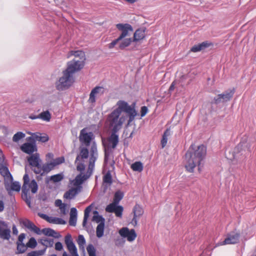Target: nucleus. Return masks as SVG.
Instances as JSON below:
<instances>
[{
    "instance_id": "6ab92c4d",
    "label": "nucleus",
    "mask_w": 256,
    "mask_h": 256,
    "mask_svg": "<svg viewBox=\"0 0 256 256\" xmlns=\"http://www.w3.org/2000/svg\"><path fill=\"white\" fill-rule=\"evenodd\" d=\"M119 130H118L116 128H112L111 135L108 139L109 144H110V146L113 148H114L116 146L118 142V136L116 134V132Z\"/></svg>"
},
{
    "instance_id": "338daca9",
    "label": "nucleus",
    "mask_w": 256,
    "mask_h": 256,
    "mask_svg": "<svg viewBox=\"0 0 256 256\" xmlns=\"http://www.w3.org/2000/svg\"><path fill=\"white\" fill-rule=\"evenodd\" d=\"M174 88V82L170 85V88H169V91L172 92V91Z\"/></svg>"
},
{
    "instance_id": "2f4dec72",
    "label": "nucleus",
    "mask_w": 256,
    "mask_h": 256,
    "mask_svg": "<svg viewBox=\"0 0 256 256\" xmlns=\"http://www.w3.org/2000/svg\"><path fill=\"white\" fill-rule=\"evenodd\" d=\"M38 242L44 246V248H46L48 247H51L53 246L54 240L48 238H42Z\"/></svg>"
},
{
    "instance_id": "6e6d98bb",
    "label": "nucleus",
    "mask_w": 256,
    "mask_h": 256,
    "mask_svg": "<svg viewBox=\"0 0 256 256\" xmlns=\"http://www.w3.org/2000/svg\"><path fill=\"white\" fill-rule=\"evenodd\" d=\"M84 165L83 164H80L78 165L76 168L78 170L82 172L84 170Z\"/></svg>"
},
{
    "instance_id": "7c9ffc66",
    "label": "nucleus",
    "mask_w": 256,
    "mask_h": 256,
    "mask_svg": "<svg viewBox=\"0 0 256 256\" xmlns=\"http://www.w3.org/2000/svg\"><path fill=\"white\" fill-rule=\"evenodd\" d=\"M0 174L4 177H10L12 178V175L10 174L8 167L2 164H0Z\"/></svg>"
},
{
    "instance_id": "5fc2aeb1",
    "label": "nucleus",
    "mask_w": 256,
    "mask_h": 256,
    "mask_svg": "<svg viewBox=\"0 0 256 256\" xmlns=\"http://www.w3.org/2000/svg\"><path fill=\"white\" fill-rule=\"evenodd\" d=\"M60 210V213L62 214H66V204H64L61 206L59 207Z\"/></svg>"
},
{
    "instance_id": "4468645a",
    "label": "nucleus",
    "mask_w": 256,
    "mask_h": 256,
    "mask_svg": "<svg viewBox=\"0 0 256 256\" xmlns=\"http://www.w3.org/2000/svg\"><path fill=\"white\" fill-rule=\"evenodd\" d=\"M94 134L92 132H87L86 128L80 130L79 139L80 142L86 146H90Z\"/></svg>"
},
{
    "instance_id": "423d86ee",
    "label": "nucleus",
    "mask_w": 256,
    "mask_h": 256,
    "mask_svg": "<svg viewBox=\"0 0 256 256\" xmlns=\"http://www.w3.org/2000/svg\"><path fill=\"white\" fill-rule=\"evenodd\" d=\"M24 184L22 186V192L23 194H27L30 190L33 194L36 192L38 190V184L34 180L30 181L28 174H25L23 177Z\"/></svg>"
},
{
    "instance_id": "b1692460",
    "label": "nucleus",
    "mask_w": 256,
    "mask_h": 256,
    "mask_svg": "<svg viewBox=\"0 0 256 256\" xmlns=\"http://www.w3.org/2000/svg\"><path fill=\"white\" fill-rule=\"evenodd\" d=\"M210 45V43L207 41H205L198 44L194 46L191 48L190 50L194 52H198L202 50H204L206 48H208Z\"/></svg>"
},
{
    "instance_id": "0eeeda50",
    "label": "nucleus",
    "mask_w": 256,
    "mask_h": 256,
    "mask_svg": "<svg viewBox=\"0 0 256 256\" xmlns=\"http://www.w3.org/2000/svg\"><path fill=\"white\" fill-rule=\"evenodd\" d=\"M250 152V146L248 145V144L244 142H241L234 148L233 152L232 158H230L238 160L240 156H245L246 155L248 154Z\"/></svg>"
},
{
    "instance_id": "a211bd4d",
    "label": "nucleus",
    "mask_w": 256,
    "mask_h": 256,
    "mask_svg": "<svg viewBox=\"0 0 256 256\" xmlns=\"http://www.w3.org/2000/svg\"><path fill=\"white\" fill-rule=\"evenodd\" d=\"M105 219L101 215H99L97 211V238H100L104 236Z\"/></svg>"
},
{
    "instance_id": "7ed1b4c3",
    "label": "nucleus",
    "mask_w": 256,
    "mask_h": 256,
    "mask_svg": "<svg viewBox=\"0 0 256 256\" xmlns=\"http://www.w3.org/2000/svg\"><path fill=\"white\" fill-rule=\"evenodd\" d=\"M116 106H118V110H120L121 113L124 112L128 115V124H130L137 115L135 110V103L129 105L127 102L120 100L117 102Z\"/></svg>"
},
{
    "instance_id": "dca6fc26",
    "label": "nucleus",
    "mask_w": 256,
    "mask_h": 256,
    "mask_svg": "<svg viewBox=\"0 0 256 256\" xmlns=\"http://www.w3.org/2000/svg\"><path fill=\"white\" fill-rule=\"evenodd\" d=\"M10 232L8 224L4 221H0V238L4 240H9Z\"/></svg>"
},
{
    "instance_id": "de8ad7c7",
    "label": "nucleus",
    "mask_w": 256,
    "mask_h": 256,
    "mask_svg": "<svg viewBox=\"0 0 256 256\" xmlns=\"http://www.w3.org/2000/svg\"><path fill=\"white\" fill-rule=\"evenodd\" d=\"M64 162V156H60L54 160L52 162L54 163L55 166L60 164Z\"/></svg>"
},
{
    "instance_id": "e2e57ef3",
    "label": "nucleus",
    "mask_w": 256,
    "mask_h": 256,
    "mask_svg": "<svg viewBox=\"0 0 256 256\" xmlns=\"http://www.w3.org/2000/svg\"><path fill=\"white\" fill-rule=\"evenodd\" d=\"M12 233H13V234H16V235L18 234V230L16 228L15 225H14L12 226Z\"/></svg>"
},
{
    "instance_id": "412c9836",
    "label": "nucleus",
    "mask_w": 256,
    "mask_h": 256,
    "mask_svg": "<svg viewBox=\"0 0 256 256\" xmlns=\"http://www.w3.org/2000/svg\"><path fill=\"white\" fill-rule=\"evenodd\" d=\"M146 28H140L137 29L134 33L133 42H137L142 39L145 37Z\"/></svg>"
},
{
    "instance_id": "58836bf2",
    "label": "nucleus",
    "mask_w": 256,
    "mask_h": 256,
    "mask_svg": "<svg viewBox=\"0 0 256 256\" xmlns=\"http://www.w3.org/2000/svg\"><path fill=\"white\" fill-rule=\"evenodd\" d=\"M46 250V248H44L42 250L32 251L28 254V256H40L43 255Z\"/></svg>"
},
{
    "instance_id": "1a4fd4ad",
    "label": "nucleus",
    "mask_w": 256,
    "mask_h": 256,
    "mask_svg": "<svg viewBox=\"0 0 256 256\" xmlns=\"http://www.w3.org/2000/svg\"><path fill=\"white\" fill-rule=\"evenodd\" d=\"M64 242L70 254V256L66 252H64L62 256H79L78 254L77 248L72 241L70 234H68L65 236Z\"/></svg>"
},
{
    "instance_id": "052dcab7",
    "label": "nucleus",
    "mask_w": 256,
    "mask_h": 256,
    "mask_svg": "<svg viewBox=\"0 0 256 256\" xmlns=\"http://www.w3.org/2000/svg\"><path fill=\"white\" fill-rule=\"evenodd\" d=\"M64 204L62 203V201L60 200H56L55 201V205L56 206L60 207L62 206Z\"/></svg>"
},
{
    "instance_id": "bf43d9fd",
    "label": "nucleus",
    "mask_w": 256,
    "mask_h": 256,
    "mask_svg": "<svg viewBox=\"0 0 256 256\" xmlns=\"http://www.w3.org/2000/svg\"><path fill=\"white\" fill-rule=\"evenodd\" d=\"M25 238V234H21L18 238V241L20 243H22V241Z\"/></svg>"
},
{
    "instance_id": "13d9d810",
    "label": "nucleus",
    "mask_w": 256,
    "mask_h": 256,
    "mask_svg": "<svg viewBox=\"0 0 256 256\" xmlns=\"http://www.w3.org/2000/svg\"><path fill=\"white\" fill-rule=\"evenodd\" d=\"M4 204L2 200H0V212L4 211Z\"/></svg>"
},
{
    "instance_id": "c9c22d12",
    "label": "nucleus",
    "mask_w": 256,
    "mask_h": 256,
    "mask_svg": "<svg viewBox=\"0 0 256 256\" xmlns=\"http://www.w3.org/2000/svg\"><path fill=\"white\" fill-rule=\"evenodd\" d=\"M124 196V193L120 190L116 191L114 194L113 202L118 204L120 202Z\"/></svg>"
},
{
    "instance_id": "c85d7f7f",
    "label": "nucleus",
    "mask_w": 256,
    "mask_h": 256,
    "mask_svg": "<svg viewBox=\"0 0 256 256\" xmlns=\"http://www.w3.org/2000/svg\"><path fill=\"white\" fill-rule=\"evenodd\" d=\"M76 242L80 250L84 254V256H85L84 245L86 244V240L84 239V236L81 234L79 235L78 236Z\"/></svg>"
},
{
    "instance_id": "72a5a7b5",
    "label": "nucleus",
    "mask_w": 256,
    "mask_h": 256,
    "mask_svg": "<svg viewBox=\"0 0 256 256\" xmlns=\"http://www.w3.org/2000/svg\"><path fill=\"white\" fill-rule=\"evenodd\" d=\"M122 40L120 44L119 48L122 50L129 46L131 42H133V39L132 38H124Z\"/></svg>"
},
{
    "instance_id": "c03bdc74",
    "label": "nucleus",
    "mask_w": 256,
    "mask_h": 256,
    "mask_svg": "<svg viewBox=\"0 0 256 256\" xmlns=\"http://www.w3.org/2000/svg\"><path fill=\"white\" fill-rule=\"evenodd\" d=\"M10 190L16 192H19L20 190V184L17 182H12L10 184Z\"/></svg>"
},
{
    "instance_id": "4be33fe9",
    "label": "nucleus",
    "mask_w": 256,
    "mask_h": 256,
    "mask_svg": "<svg viewBox=\"0 0 256 256\" xmlns=\"http://www.w3.org/2000/svg\"><path fill=\"white\" fill-rule=\"evenodd\" d=\"M30 118L34 120L36 118L41 119L46 122H50L51 119V114L48 110L44 111L37 116H30Z\"/></svg>"
},
{
    "instance_id": "864d4df0",
    "label": "nucleus",
    "mask_w": 256,
    "mask_h": 256,
    "mask_svg": "<svg viewBox=\"0 0 256 256\" xmlns=\"http://www.w3.org/2000/svg\"><path fill=\"white\" fill-rule=\"evenodd\" d=\"M62 248H63V246H62V244L60 242H58L55 244L56 250L60 251V250H62Z\"/></svg>"
},
{
    "instance_id": "8fccbe9b",
    "label": "nucleus",
    "mask_w": 256,
    "mask_h": 256,
    "mask_svg": "<svg viewBox=\"0 0 256 256\" xmlns=\"http://www.w3.org/2000/svg\"><path fill=\"white\" fill-rule=\"evenodd\" d=\"M96 94V87H94L92 90L88 101L90 102H95V96Z\"/></svg>"
},
{
    "instance_id": "f257e3e1",
    "label": "nucleus",
    "mask_w": 256,
    "mask_h": 256,
    "mask_svg": "<svg viewBox=\"0 0 256 256\" xmlns=\"http://www.w3.org/2000/svg\"><path fill=\"white\" fill-rule=\"evenodd\" d=\"M74 56L75 58L68 63L67 68L64 71V76L56 83V88L59 90L68 88L74 82L73 74L81 70L84 66L85 54L82 50L70 51L68 57Z\"/></svg>"
},
{
    "instance_id": "37998d69",
    "label": "nucleus",
    "mask_w": 256,
    "mask_h": 256,
    "mask_svg": "<svg viewBox=\"0 0 256 256\" xmlns=\"http://www.w3.org/2000/svg\"><path fill=\"white\" fill-rule=\"evenodd\" d=\"M89 256H96V250L92 244H90L86 248Z\"/></svg>"
},
{
    "instance_id": "c756f323",
    "label": "nucleus",
    "mask_w": 256,
    "mask_h": 256,
    "mask_svg": "<svg viewBox=\"0 0 256 256\" xmlns=\"http://www.w3.org/2000/svg\"><path fill=\"white\" fill-rule=\"evenodd\" d=\"M170 135V130L167 128L164 132L161 140L162 147L164 148L167 144L168 137Z\"/></svg>"
},
{
    "instance_id": "3c124183",
    "label": "nucleus",
    "mask_w": 256,
    "mask_h": 256,
    "mask_svg": "<svg viewBox=\"0 0 256 256\" xmlns=\"http://www.w3.org/2000/svg\"><path fill=\"white\" fill-rule=\"evenodd\" d=\"M148 112V108L146 106H142L140 109L141 117L144 116Z\"/></svg>"
},
{
    "instance_id": "e433bc0d",
    "label": "nucleus",
    "mask_w": 256,
    "mask_h": 256,
    "mask_svg": "<svg viewBox=\"0 0 256 256\" xmlns=\"http://www.w3.org/2000/svg\"><path fill=\"white\" fill-rule=\"evenodd\" d=\"M103 180L104 183L108 184V186H110L112 184V178L110 170L104 176Z\"/></svg>"
},
{
    "instance_id": "473e14b6",
    "label": "nucleus",
    "mask_w": 256,
    "mask_h": 256,
    "mask_svg": "<svg viewBox=\"0 0 256 256\" xmlns=\"http://www.w3.org/2000/svg\"><path fill=\"white\" fill-rule=\"evenodd\" d=\"M131 168L135 172H141L143 170V164L140 162H136L131 165Z\"/></svg>"
},
{
    "instance_id": "5701e85b",
    "label": "nucleus",
    "mask_w": 256,
    "mask_h": 256,
    "mask_svg": "<svg viewBox=\"0 0 256 256\" xmlns=\"http://www.w3.org/2000/svg\"><path fill=\"white\" fill-rule=\"evenodd\" d=\"M82 188V186L72 188L64 194V197L66 198L72 199L81 191Z\"/></svg>"
},
{
    "instance_id": "39448f33",
    "label": "nucleus",
    "mask_w": 256,
    "mask_h": 256,
    "mask_svg": "<svg viewBox=\"0 0 256 256\" xmlns=\"http://www.w3.org/2000/svg\"><path fill=\"white\" fill-rule=\"evenodd\" d=\"M120 111L118 110V106L108 115V121L110 126L112 128H116L118 130L120 129L124 122V119L122 117L120 118Z\"/></svg>"
},
{
    "instance_id": "aec40b11",
    "label": "nucleus",
    "mask_w": 256,
    "mask_h": 256,
    "mask_svg": "<svg viewBox=\"0 0 256 256\" xmlns=\"http://www.w3.org/2000/svg\"><path fill=\"white\" fill-rule=\"evenodd\" d=\"M25 153L28 154H31L34 151L36 150V146L31 143H24L20 148Z\"/></svg>"
},
{
    "instance_id": "2eb2a0df",
    "label": "nucleus",
    "mask_w": 256,
    "mask_h": 256,
    "mask_svg": "<svg viewBox=\"0 0 256 256\" xmlns=\"http://www.w3.org/2000/svg\"><path fill=\"white\" fill-rule=\"evenodd\" d=\"M240 234L236 232H232L227 234L225 240L220 243V245L236 244L239 241Z\"/></svg>"
},
{
    "instance_id": "cd10ccee",
    "label": "nucleus",
    "mask_w": 256,
    "mask_h": 256,
    "mask_svg": "<svg viewBox=\"0 0 256 256\" xmlns=\"http://www.w3.org/2000/svg\"><path fill=\"white\" fill-rule=\"evenodd\" d=\"M77 210L74 208H72L70 212V218L69 220V224L72 226H75L76 223Z\"/></svg>"
},
{
    "instance_id": "4d7b16f0",
    "label": "nucleus",
    "mask_w": 256,
    "mask_h": 256,
    "mask_svg": "<svg viewBox=\"0 0 256 256\" xmlns=\"http://www.w3.org/2000/svg\"><path fill=\"white\" fill-rule=\"evenodd\" d=\"M104 91L105 89L103 87L97 86V94H103Z\"/></svg>"
},
{
    "instance_id": "ddd939ff",
    "label": "nucleus",
    "mask_w": 256,
    "mask_h": 256,
    "mask_svg": "<svg viewBox=\"0 0 256 256\" xmlns=\"http://www.w3.org/2000/svg\"><path fill=\"white\" fill-rule=\"evenodd\" d=\"M116 27L119 30L122 31V34L118 37L121 40L129 36V32H132L134 30L132 26L128 24H118Z\"/></svg>"
},
{
    "instance_id": "20e7f679",
    "label": "nucleus",
    "mask_w": 256,
    "mask_h": 256,
    "mask_svg": "<svg viewBox=\"0 0 256 256\" xmlns=\"http://www.w3.org/2000/svg\"><path fill=\"white\" fill-rule=\"evenodd\" d=\"M95 160L96 158L94 157V156H92L90 159L86 174H82L81 173L76 177L75 179L74 180V185L76 186V187L82 186L80 184L90 176L94 168Z\"/></svg>"
},
{
    "instance_id": "603ef678",
    "label": "nucleus",
    "mask_w": 256,
    "mask_h": 256,
    "mask_svg": "<svg viewBox=\"0 0 256 256\" xmlns=\"http://www.w3.org/2000/svg\"><path fill=\"white\" fill-rule=\"evenodd\" d=\"M120 41H121V40H119L118 38L112 40L110 44H108V48H112L118 44V42Z\"/></svg>"
},
{
    "instance_id": "f3484780",
    "label": "nucleus",
    "mask_w": 256,
    "mask_h": 256,
    "mask_svg": "<svg viewBox=\"0 0 256 256\" xmlns=\"http://www.w3.org/2000/svg\"><path fill=\"white\" fill-rule=\"evenodd\" d=\"M132 212L134 214V218L132 220L131 224L133 226H136L137 224L138 219L143 214L144 210L140 205L136 204L133 208Z\"/></svg>"
},
{
    "instance_id": "393cba45",
    "label": "nucleus",
    "mask_w": 256,
    "mask_h": 256,
    "mask_svg": "<svg viewBox=\"0 0 256 256\" xmlns=\"http://www.w3.org/2000/svg\"><path fill=\"white\" fill-rule=\"evenodd\" d=\"M55 166L54 165L52 162L48 163H46L42 166L41 167V172L39 174H40L41 176L45 175L48 172H50L52 170L54 169L55 168Z\"/></svg>"
},
{
    "instance_id": "ea45409f",
    "label": "nucleus",
    "mask_w": 256,
    "mask_h": 256,
    "mask_svg": "<svg viewBox=\"0 0 256 256\" xmlns=\"http://www.w3.org/2000/svg\"><path fill=\"white\" fill-rule=\"evenodd\" d=\"M42 232L46 236H55L54 234L56 232L50 228H44L42 230Z\"/></svg>"
},
{
    "instance_id": "6e6552de",
    "label": "nucleus",
    "mask_w": 256,
    "mask_h": 256,
    "mask_svg": "<svg viewBox=\"0 0 256 256\" xmlns=\"http://www.w3.org/2000/svg\"><path fill=\"white\" fill-rule=\"evenodd\" d=\"M28 162L32 166V170L36 174H39L41 172L42 160L40 158L39 154L36 153L32 154L28 158Z\"/></svg>"
},
{
    "instance_id": "bb28decb",
    "label": "nucleus",
    "mask_w": 256,
    "mask_h": 256,
    "mask_svg": "<svg viewBox=\"0 0 256 256\" xmlns=\"http://www.w3.org/2000/svg\"><path fill=\"white\" fill-rule=\"evenodd\" d=\"M32 136L35 140L40 142H48L49 140V138L46 134H44V135H42L40 133L36 132L32 134Z\"/></svg>"
},
{
    "instance_id": "f03ea898",
    "label": "nucleus",
    "mask_w": 256,
    "mask_h": 256,
    "mask_svg": "<svg viewBox=\"0 0 256 256\" xmlns=\"http://www.w3.org/2000/svg\"><path fill=\"white\" fill-rule=\"evenodd\" d=\"M194 146L192 144L185 154V168L190 172H193L196 166L200 170L201 162L204 158L206 152V147L203 144L198 146L196 150H194Z\"/></svg>"
},
{
    "instance_id": "680f3d73",
    "label": "nucleus",
    "mask_w": 256,
    "mask_h": 256,
    "mask_svg": "<svg viewBox=\"0 0 256 256\" xmlns=\"http://www.w3.org/2000/svg\"><path fill=\"white\" fill-rule=\"evenodd\" d=\"M54 158V154L52 153H48L46 155V160H52Z\"/></svg>"
},
{
    "instance_id": "a878e982",
    "label": "nucleus",
    "mask_w": 256,
    "mask_h": 256,
    "mask_svg": "<svg viewBox=\"0 0 256 256\" xmlns=\"http://www.w3.org/2000/svg\"><path fill=\"white\" fill-rule=\"evenodd\" d=\"M22 224L24 226L26 227L27 228L33 230L37 234H39L40 232V230L39 228L36 227L33 222H30V220L28 219L24 220L22 222Z\"/></svg>"
},
{
    "instance_id": "f8f14e48",
    "label": "nucleus",
    "mask_w": 256,
    "mask_h": 256,
    "mask_svg": "<svg viewBox=\"0 0 256 256\" xmlns=\"http://www.w3.org/2000/svg\"><path fill=\"white\" fill-rule=\"evenodd\" d=\"M105 210L108 212H114L117 217L121 218L122 217L124 208L122 206L118 205V204L112 202L110 204L106 206Z\"/></svg>"
},
{
    "instance_id": "a18cd8bd",
    "label": "nucleus",
    "mask_w": 256,
    "mask_h": 256,
    "mask_svg": "<svg viewBox=\"0 0 256 256\" xmlns=\"http://www.w3.org/2000/svg\"><path fill=\"white\" fill-rule=\"evenodd\" d=\"M37 244L36 240L34 238H31L26 244L27 247L34 248Z\"/></svg>"
},
{
    "instance_id": "69168bd1",
    "label": "nucleus",
    "mask_w": 256,
    "mask_h": 256,
    "mask_svg": "<svg viewBox=\"0 0 256 256\" xmlns=\"http://www.w3.org/2000/svg\"><path fill=\"white\" fill-rule=\"evenodd\" d=\"M107 184H108L104 183L102 184V189L104 192H105L108 189V186H107Z\"/></svg>"
},
{
    "instance_id": "9d476101",
    "label": "nucleus",
    "mask_w": 256,
    "mask_h": 256,
    "mask_svg": "<svg viewBox=\"0 0 256 256\" xmlns=\"http://www.w3.org/2000/svg\"><path fill=\"white\" fill-rule=\"evenodd\" d=\"M235 92L234 88L228 90L221 94H218L214 98V103L218 104L220 103L227 102L232 98Z\"/></svg>"
},
{
    "instance_id": "f704fd0d",
    "label": "nucleus",
    "mask_w": 256,
    "mask_h": 256,
    "mask_svg": "<svg viewBox=\"0 0 256 256\" xmlns=\"http://www.w3.org/2000/svg\"><path fill=\"white\" fill-rule=\"evenodd\" d=\"M92 204L89 206L84 210V220H83V222H82V226L84 227L86 226V224L88 218L90 213L92 210Z\"/></svg>"
},
{
    "instance_id": "79ce46f5",
    "label": "nucleus",
    "mask_w": 256,
    "mask_h": 256,
    "mask_svg": "<svg viewBox=\"0 0 256 256\" xmlns=\"http://www.w3.org/2000/svg\"><path fill=\"white\" fill-rule=\"evenodd\" d=\"M25 134L22 132H18L14 134L12 140L14 142H18L20 140L25 137Z\"/></svg>"
},
{
    "instance_id": "774afa93",
    "label": "nucleus",
    "mask_w": 256,
    "mask_h": 256,
    "mask_svg": "<svg viewBox=\"0 0 256 256\" xmlns=\"http://www.w3.org/2000/svg\"><path fill=\"white\" fill-rule=\"evenodd\" d=\"M92 220L93 221L96 220V210L93 212V216L92 218Z\"/></svg>"
},
{
    "instance_id": "49530a36",
    "label": "nucleus",
    "mask_w": 256,
    "mask_h": 256,
    "mask_svg": "<svg viewBox=\"0 0 256 256\" xmlns=\"http://www.w3.org/2000/svg\"><path fill=\"white\" fill-rule=\"evenodd\" d=\"M27 246L23 243H18L17 250L19 253H24L26 250Z\"/></svg>"
},
{
    "instance_id": "0e129e2a",
    "label": "nucleus",
    "mask_w": 256,
    "mask_h": 256,
    "mask_svg": "<svg viewBox=\"0 0 256 256\" xmlns=\"http://www.w3.org/2000/svg\"><path fill=\"white\" fill-rule=\"evenodd\" d=\"M38 216L44 218V220H47V218H48V216L45 214H41V213H38Z\"/></svg>"
},
{
    "instance_id": "a19ab883",
    "label": "nucleus",
    "mask_w": 256,
    "mask_h": 256,
    "mask_svg": "<svg viewBox=\"0 0 256 256\" xmlns=\"http://www.w3.org/2000/svg\"><path fill=\"white\" fill-rule=\"evenodd\" d=\"M64 178V176L62 174H58L52 176L50 180L54 182H58L61 181Z\"/></svg>"
},
{
    "instance_id": "9b49d317",
    "label": "nucleus",
    "mask_w": 256,
    "mask_h": 256,
    "mask_svg": "<svg viewBox=\"0 0 256 256\" xmlns=\"http://www.w3.org/2000/svg\"><path fill=\"white\" fill-rule=\"evenodd\" d=\"M118 233L122 238H126L130 242H133L137 236L134 229L129 230L127 227L120 228Z\"/></svg>"
},
{
    "instance_id": "09e8293b",
    "label": "nucleus",
    "mask_w": 256,
    "mask_h": 256,
    "mask_svg": "<svg viewBox=\"0 0 256 256\" xmlns=\"http://www.w3.org/2000/svg\"><path fill=\"white\" fill-rule=\"evenodd\" d=\"M80 155L82 158H86L88 156V150L86 148H82L80 150Z\"/></svg>"
},
{
    "instance_id": "4c0bfd02",
    "label": "nucleus",
    "mask_w": 256,
    "mask_h": 256,
    "mask_svg": "<svg viewBox=\"0 0 256 256\" xmlns=\"http://www.w3.org/2000/svg\"><path fill=\"white\" fill-rule=\"evenodd\" d=\"M46 221L53 224H64L65 223L64 221L61 218H56L52 216H48L47 218Z\"/></svg>"
}]
</instances>
